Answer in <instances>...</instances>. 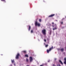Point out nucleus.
Masks as SVG:
<instances>
[{
	"label": "nucleus",
	"instance_id": "1",
	"mask_svg": "<svg viewBox=\"0 0 66 66\" xmlns=\"http://www.w3.org/2000/svg\"><path fill=\"white\" fill-rule=\"evenodd\" d=\"M53 49V46H52L51 48H50L49 50H47V53H49V51H51V50H52V49Z\"/></svg>",
	"mask_w": 66,
	"mask_h": 66
},
{
	"label": "nucleus",
	"instance_id": "2",
	"mask_svg": "<svg viewBox=\"0 0 66 66\" xmlns=\"http://www.w3.org/2000/svg\"><path fill=\"white\" fill-rule=\"evenodd\" d=\"M46 30L45 29H43L42 30V33L44 35H46Z\"/></svg>",
	"mask_w": 66,
	"mask_h": 66
},
{
	"label": "nucleus",
	"instance_id": "3",
	"mask_svg": "<svg viewBox=\"0 0 66 66\" xmlns=\"http://www.w3.org/2000/svg\"><path fill=\"white\" fill-rule=\"evenodd\" d=\"M20 56V55L19 53H18L15 57V59H19V57Z\"/></svg>",
	"mask_w": 66,
	"mask_h": 66
},
{
	"label": "nucleus",
	"instance_id": "4",
	"mask_svg": "<svg viewBox=\"0 0 66 66\" xmlns=\"http://www.w3.org/2000/svg\"><path fill=\"white\" fill-rule=\"evenodd\" d=\"M54 26L55 27V28H54L53 29V30H56L57 29V28L56 27H57V26L56 25V24H55L54 25H52V27H54Z\"/></svg>",
	"mask_w": 66,
	"mask_h": 66
},
{
	"label": "nucleus",
	"instance_id": "5",
	"mask_svg": "<svg viewBox=\"0 0 66 66\" xmlns=\"http://www.w3.org/2000/svg\"><path fill=\"white\" fill-rule=\"evenodd\" d=\"M35 24L36 26H38V27L40 26V24L39 23H38L37 22H36L35 23Z\"/></svg>",
	"mask_w": 66,
	"mask_h": 66
},
{
	"label": "nucleus",
	"instance_id": "6",
	"mask_svg": "<svg viewBox=\"0 0 66 66\" xmlns=\"http://www.w3.org/2000/svg\"><path fill=\"white\" fill-rule=\"evenodd\" d=\"M29 60L30 61V62H32V60H33V57H32L30 56V57Z\"/></svg>",
	"mask_w": 66,
	"mask_h": 66
},
{
	"label": "nucleus",
	"instance_id": "7",
	"mask_svg": "<svg viewBox=\"0 0 66 66\" xmlns=\"http://www.w3.org/2000/svg\"><path fill=\"white\" fill-rule=\"evenodd\" d=\"M55 16V14H51V15H49L48 16V17H53V16Z\"/></svg>",
	"mask_w": 66,
	"mask_h": 66
},
{
	"label": "nucleus",
	"instance_id": "8",
	"mask_svg": "<svg viewBox=\"0 0 66 66\" xmlns=\"http://www.w3.org/2000/svg\"><path fill=\"white\" fill-rule=\"evenodd\" d=\"M59 62L62 65H63V63L62 62V61H61V60H59Z\"/></svg>",
	"mask_w": 66,
	"mask_h": 66
},
{
	"label": "nucleus",
	"instance_id": "9",
	"mask_svg": "<svg viewBox=\"0 0 66 66\" xmlns=\"http://www.w3.org/2000/svg\"><path fill=\"white\" fill-rule=\"evenodd\" d=\"M30 30H31V26H29V28H28V31H30Z\"/></svg>",
	"mask_w": 66,
	"mask_h": 66
},
{
	"label": "nucleus",
	"instance_id": "10",
	"mask_svg": "<svg viewBox=\"0 0 66 66\" xmlns=\"http://www.w3.org/2000/svg\"><path fill=\"white\" fill-rule=\"evenodd\" d=\"M25 57H29V56L27 54H26L25 55Z\"/></svg>",
	"mask_w": 66,
	"mask_h": 66
},
{
	"label": "nucleus",
	"instance_id": "11",
	"mask_svg": "<svg viewBox=\"0 0 66 66\" xmlns=\"http://www.w3.org/2000/svg\"><path fill=\"white\" fill-rule=\"evenodd\" d=\"M61 50L62 52H63V51H64V49L63 48H61Z\"/></svg>",
	"mask_w": 66,
	"mask_h": 66
},
{
	"label": "nucleus",
	"instance_id": "12",
	"mask_svg": "<svg viewBox=\"0 0 66 66\" xmlns=\"http://www.w3.org/2000/svg\"><path fill=\"white\" fill-rule=\"evenodd\" d=\"M22 52H23L24 53H26L27 52L26 51H23Z\"/></svg>",
	"mask_w": 66,
	"mask_h": 66
},
{
	"label": "nucleus",
	"instance_id": "13",
	"mask_svg": "<svg viewBox=\"0 0 66 66\" xmlns=\"http://www.w3.org/2000/svg\"><path fill=\"white\" fill-rule=\"evenodd\" d=\"M39 22H41L42 21V19H39Z\"/></svg>",
	"mask_w": 66,
	"mask_h": 66
},
{
	"label": "nucleus",
	"instance_id": "14",
	"mask_svg": "<svg viewBox=\"0 0 66 66\" xmlns=\"http://www.w3.org/2000/svg\"><path fill=\"white\" fill-rule=\"evenodd\" d=\"M11 61L12 63H14V60H11Z\"/></svg>",
	"mask_w": 66,
	"mask_h": 66
},
{
	"label": "nucleus",
	"instance_id": "15",
	"mask_svg": "<svg viewBox=\"0 0 66 66\" xmlns=\"http://www.w3.org/2000/svg\"><path fill=\"white\" fill-rule=\"evenodd\" d=\"M63 63L65 65H66V61H64L63 62Z\"/></svg>",
	"mask_w": 66,
	"mask_h": 66
},
{
	"label": "nucleus",
	"instance_id": "16",
	"mask_svg": "<svg viewBox=\"0 0 66 66\" xmlns=\"http://www.w3.org/2000/svg\"><path fill=\"white\" fill-rule=\"evenodd\" d=\"M48 46H49V45H48V44L46 45H45V47H46V48H47V47H48Z\"/></svg>",
	"mask_w": 66,
	"mask_h": 66
},
{
	"label": "nucleus",
	"instance_id": "17",
	"mask_svg": "<svg viewBox=\"0 0 66 66\" xmlns=\"http://www.w3.org/2000/svg\"><path fill=\"white\" fill-rule=\"evenodd\" d=\"M26 61L27 62H29V60L28 59H26Z\"/></svg>",
	"mask_w": 66,
	"mask_h": 66
},
{
	"label": "nucleus",
	"instance_id": "18",
	"mask_svg": "<svg viewBox=\"0 0 66 66\" xmlns=\"http://www.w3.org/2000/svg\"><path fill=\"white\" fill-rule=\"evenodd\" d=\"M51 34V31L50 30V35Z\"/></svg>",
	"mask_w": 66,
	"mask_h": 66
},
{
	"label": "nucleus",
	"instance_id": "19",
	"mask_svg": "<svg viewBox=\"0 0 66 66\" xmlns=\"http://www.w3.org/2000/svg\"><path fill=\"white\" fill-rule=\"evenodd\" d=\"M60 23H61V24H63V22H61Z\"/></svg>",
	"mask_w": 66,
	"mask_h": 66
},
{
	"label": "nucleus",
	"instance_id": "20",
	"mask_svg": "<svg viewBox=\"0 0 66 66\" xmlns=\"http://www.w3.org/2000/svg\"><path fill=\"white\" fill-rule=\"evenodd\" d=\"M64 61H66V57H65V58H64Z\"/></svg>",
	"mask_w": 66,
	"mask_h": 66
},
{
	"label": "nucleus",
	"instance_id": "21",
	"mask_svg": "<svg viewBox=\"0 0 66 66\" xmlns=\"http://www.w3.org/2000/svg\"><path fill=\"white\" fill-rule=\"evenodd\" d=\"M57 66H61L60 64H59L57 65Z\"/></svg>",
	"mask_w": 66,
	"mask_h": 66
},
{
	"label": "nucleus",
	"instance_id": "22",
	"mask_svg": "<svg viewBox=\"0 0 66 66\" xmlns=\"http://www.w3.org/2000/svg\"><path fill=\"white\" fill-rule=\"evenodd\" d=\"M31 33H33V30H31Z\"/></svg>",
	"mask_w": 66,
	"mask_h": 66
},
{
	"label": "nucleus",
	"instance_id": "23",
	"mask_svg": "<svg viewBox=\"0 0 66 66\" xmlns=\"http://www.w3.org/2000/svg\"><path fill=\"white\" fill-rule=\"evenodd\" d=\"M1 1H5V0H1Z\"/></svg>",
	"mask_w": 66,
	"mask_h": 66
},
{
	"label": "nucleus",
	"instance_id": "24",
	"mask_svg": "<svg viewBox=\"0 0 66 66\" xmlns=\"http://www.w3.org/2000/svg\"><path fill=\"white\" fill-rule=\"evenodd\" d=\"M44 42H46V39H45L44 40Z\"/></svg>",
	"mask_w": 66,
	"mask_h": 66
},
{
	"label": "nucleus",
	"instance_id": "25",
	"mask_svg": "<svg viewBox=\"0 0 66 66\" xmlns=\"http://www.w3.org/2000/svg\"><path fill=\"white\" fill-rule=\"evenodd\" d=\"M64 19H65V18H63L62 19V21H63V20H64Z\"/></svg>",
	"mask_w": 66,
	"mask_h": 66
},
{
	"label": "nucleus",
	"instance_id": "26",
	"mask_svg": "<svg viewBox=\"0 0 66 66\" xmlns=\"http://www.w3.org/2000/svg\"><path fill=\"white\" fill-rule=\"evenodd\" d=\"M54 24V22H53L52 23V24Z\"/></svg>",
	"mask_w": 66,
	"mask_h": 66
},
{
	"label": "nucleus",
	"instance_id": "27",
	"mask_svg": "<svg viewBox=\"0 0 66 66\" xmlns=\"http://www.w3.org/2000/svg\"><path fill=\"white\" fill-rule=\"evenodd\" d=\"M55 60H56V58H55L54 59Z\"/></svg>",
	"mask_w": 66,
	"mask_h": 66
},
{
	"label": "nucleus",
	"instance_id": "28",
	"mask_svg": "<svg viewBox=\"0 0 66 66\" xmlns=\"http://www.w3.org/2000/svg\"><path fill=\"white\" fill-rule=\"evenodd\" d=\"M53 66H55V65H54V64H53Z\"/></svg>",
	"mask_w": 66,
	"mask_h": 66
},
{
	"label": "nucleus",
	"instance_id": "29",
	"mask_svg": "<svg viewBox=\"0 0 66 66\" xmlns=\"http://www.w3.org/2000/svg\"><path fill=\"white\" fill-rule=\"evenodd\" d=\"M43 2H45V1H43Z\"/></svg>",
	"mask_w": 66,
	"mask_h": 66
},
{
	"label": "nucleus",
	"instance_id": "30",
	"mask_svg": "<svg viewBox=\"0 0 66 66\" xmlns=\"http://www.w3.org/2000/svg\"><path fill=\"white\" fill-rule=\"evenodd\" d=\"M1 55H3V54H1Z\"/></svg>",
	"mask_w": 66,
	"mask_h": 66
},
{
	"label": "nucleus",
	"instance_id": "31",
	"mask_svg": "<svg viewBox=\"0 0 66 66\" xmlns=\"http://www.w3.org/2000/svg\"><path fill=\"white\" fill-rule=\"evenodd\" d=\"M27 66H29V65H27Z\"/></svg>",
	"mask_w": 66,
	"mask_h": 66
},
{
	"label": "nucleus",
	"instance_id": "32",
	"mask_svg": "<svg viewBox=\"0 0 66 66\" xmlns=\"http://www.w3.org/2000/svg\"><path fill=\"white\" fill-rule=\"evenodd\" d=\"M48 62H49V61H48Z\"/></svg>",
	"mask_w": 66,
	"mask_h": 66
}]
</instances>
